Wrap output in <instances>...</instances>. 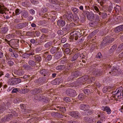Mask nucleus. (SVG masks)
<instances>
[{
	"instance_id": "obj_1",
	"label": "nucleus",
	"mask_w": 123,
	"mask_h": 123,
	"mask_svg": "<svg viewBox=\"0 0 123 123\" xmlns=\"http://www.w3.org/2000/svg\"><path fill=\"white\" fill-rule=\"evenodd\" d=\"M66 93L70 97H74L76 95L75 91L71 89H68L66 91Z\"/></svg>"
},
{
	"instance_id": "obj_2",
	"label": "nucleus",
	"mask_w": 123,
	"mask_h": 123,
	"mask_svg": "<svg viewBox=\"0 0 123 123\" xmlns=\"http://www.w3.org/2000/svg\"><path fill=\"white\" fill-rule=\"evenodd\" d=\"M89 80V77L88 76L86 75L78 79L77 81V82L79 83H82L85 81L88 82Z\"/></svg>"
},
{
	"instance_id": "obj_3",
	"label": "nucleus",
	"mask_w": 123,
	"mask_h": 123,
	"mask_svg": "<svg viewBox=\"0 0 123 123\" xmlns=\"http://www.w3.org/2000/svg\"><path fill=\"white\" fill-rule=\"evenodd\" d=\"M69 115L75 118H79L80 117V114L77 111H72L70 112Z\"/></svg>"
},
{
	"instance_id": "obj_4",
	"label": "nucleus",
	"mask_w": 123,
	"mask_h": 123,
	"mask_svg": "<svg viewBox=\"0 0 123 123\" xmlns=\"http://www.w3.org/2000/svg\"><path fill=\"white\" fill-rule=\"evenodd\" d=\"M87 17L88 19L90 21H92L94 18V13L92 12H88L86 13Z\"/></svg>"
},
{
	"instance_id": "obj_5",
	"label": "nucleus",
	"mask_w": 123,
	"mask_h": 123,
	"mask_svg": "<svg viewBox=\"0 0 123 123\" xmlns=\"http://www.w3.org/2000/svg\"><path fill=\"white\" fill-rule=\"evenodd\" d=\"M108 44V43H111L114 40V39L110 36H107L104 39Z\"/></svg>"
},
{
	"instance_id": "obj_6",
	"label": "nucleus",
	"mask_w": 123,
	"mask_h": 123,
	"mask_svg": "<svg viewBox=\"0 0 123 123\" xmlns=\"http://www.w3.org/2000/svg\"><path fill=\"white\" fill-rule=\"evenodd\" d=\"M80 108L84 111H88L90 107L88 105L85 104L81 105L80 107Z\"/></svg>"
},
{
	"instance_id": "obj_7",
	"label": "nucleus",
	"mask_w": 123,
	"mask_h": 123,
	"mask_svg": "<svg viewBox=\"0 0 123 123\" xmlns=\"http://www.w3.org/2000/svg\"><path fill=\"white\" fill-rule=\"evenodd\" d=\"M102 110L104 111H105L108 114H110L111 113V110L110 108L108 106H103L102 107Z\"/></svg>"
},
{
	"instance_id": "obj_8",
	"label": "nucleus",
	"mask_w": 123,
	"mask_h": 123,
	"mask_svg": "<svg viewBox=\"0 0 123 123\" xmlns=\"http://www.w3.org/2000/svg\"><path fill=\"white\" fill-rule=\"evenodd\" d=\"M81 73L80 72L76 71L72 73L71 76L73 78L77 77L79 76H81Z\"/></svg>"
},
{
	"instance_id": "obj_9",
	"label": "nucleus",
	"mask_w": 123,
	"mask_h": 123,
	"mask_svg": "<svg viewBox=\"0 0 123 123\" xmlns=\"http://www.w3.org/2000/svg\"><path fill=\"white\" fill-rule=\"evenodd\" d=\"M26 26V23L25 22L19 23L16 25V27L18 29H21L25 27Z\"/></svg>"
},
{
	"instance_id": "obj_10",
	"label": "nucleus",
	"mask_w": 123,
	"mask_h": 123,
	"mask_svg": "<svg viewBox=\"0 0 123 123\" xmlns=\"http://www.w3.org/2000/svg\"><path fill=\"white\" fill-rule=\"evenodd\" d=\"M8 82L11 85H16V78H12L9 79Z\"/></svg>"
},
{
	"instance_id": "obj_11",
	"label": "nucleus",
	"mask_w": 123,
	"mask_h": 123,
	"mask_svg": "<svg viewBox=\"0 0 123 123\" xmlns=\"http://www.w3.org/2000/svg\"><path fill=\"white\" fill-rule=\"evenodd\" d=\"M57 25L60 27H62L65 25V21L62 19L58 20L57 22Z\"/></svg>"
},
{
	"instance_id": "obj_12",
	"label": "nucleus",
	"mask_w": 123,
	"mask_h": 123,
	"mask_svg": "<svg viewBox=\"0 0 123 123\" xmlns=\"http://www.w3.org/2000/svg\"><path fill=\"white\" fill-rule=\"evenodd\" d=\"M18 113L16 111H12L8 115V116L10 118H11L12 117H17L18 116Z\"/></svg>"
},
{
	"instance_id": "obj_13",
	"label": "nucleus",
	"mask_w": 123,
	"mask_h": 123,
	"mask_svg": "<svg viewBox=\"0 0 123 123\" xmlns=\"http://www.w3.org/2000/svg\"><path fill=\"white\" fill-rule=\"evenodd\" d=\"M41 89H36L31 91L32 94H38L41 92Z\"/></svg>"
},
{
	"instance_id": "obj_14",
	"label": "nucleus",
	"mask_w": 123,
	"mask_h": 123,
	"mask_svg": "<svg viewBox=\"0 0 123 123\" xmlns=\"http://www.w3.org/2000/svg\"><path fill=\"white\" fill-rule=\"evenodd\" d=\"M84 120L86 122L91 123L93 121L92 118L91 117H86L84 118Z\"/></svg>"
},
{
	"instance_id": "obj_15",
	"label": "nucleus",
	"mask_w": 123,
	"mask_h": 123,
	"mask_svg": "<svg viewBox=\"0 0 123 123\" xmlns=\"http://www.w3.org/2000/svg\"><path fill=\"white\" fill-rule=\"evenodd\" d=\"M62 81L60 79H57L53 80L52 82V83L54 85H56V84H59Z\"/></svg>"
},
{
	"instance_id": "obj_16",
	"label": "nucleus",
	"mask_w": 123,
	"mask_h": 123,
	"mask_svg": "<svg viewBox=\"0 0 123 123\" xmlns=\"http://www.w3.org/2000/svg\"><path fill=\"white\" fill-rule=\"evenodd\" d=\"M29 91V90L27 89H19L18 92L20 93L25 94Z\"/></svg>"
},
{
	"instance_id": "obj_17",
	"label": "nucleus",
	"mask_w": 123,
	"mask_h": 123,
	"mask_svg": "<svg viewBox=\"0 0 123 123\" xmlns=\"http://www.w3.org/2000/svg\"><path fill=\"white\" fill-rule=\"evenodd\" d=\"M73 35L72 36L70 39L73 40L74 39L75 40H77L78 39V36L77 33L74 32H73Z\"/></svg>"
},
{
	"instance_id": "obj_18",
	"label": "nucleus",
	"mask_w": 123,
	"mask_h": 123,
	"mask_svg": "<svg viewBox=\"0 0 123 123\" xmlns=\"http://www.w3.org/2000/svg\"><path fill=\"white\" fill-rule=\"evenodd\" d=\"M5 105L3 104L0 106V113H3L4 111L6 110Z\"/></svg>"
},
{
	"instance_id": "obj_19",
	"label": "nucleus",
	"mask_w": 123,
	"mask_h": 123,
	"mask_svg": "<svg viewBox=\"0 0 123 123\" xmlns=\"http://www.w3.org/2000/svg\"><path fill=\"white\" fill-rule=\"evenodd\" d=\"M80 54L79 53H78L74 55L71 59V61H74L76 60L80 55Z\"/></svg>"
},
{
	"instance_id": "obj_20",
	"label": "nucleus",
	"mask_w": 123,
	"mask_h": 123,
	"mask_svg": "<svg viewBox=\"0 0 123 123\" xmlns=\"http://www.w3.org/2000/svg\"><path fill=\"white\" fill-rule=\"evenodd\" d=\"M6 8L4 7V6H1L0 5V13L3 14L5 13V11L6 10Z\"/></svg>"
},
{
	"instance_id": "obj_21",
	"label": "nucleus",
	"mask_w": 123,
	"mask_h": 123,
	"mask_svg": "<svg viewBox=\"0 0 123 123\" xmlns=\"http://www.w3.org/2000/svg\"><path fill=\"white\" fill-rule=\"evenodd\" d=\"M59 110L60 112L62 113V115L63 116V113L65 112L66 111L65 107L63 106L60 107L59 108Z\"/></svg>"
},
{
	"instance_id": "obj_22",
	"label": "nucleus",
	"mask_w": 123,
	"mask_h": 123,
	"mask_svg": "<svg viewBox=\"0 0 123 123\" xmlns=\"http://www.w3.org/2000/svg\"><path fill=\"white\" fill-rule=\"evenodd\" d=\"M40 73L42 76H45L47 74L48 72L45 69H43L41 70Z\"/></svg>"
},
{
	"instance_id": "obj_23",
	"label": "nucleus",
	"mask_w": 123,
	"mask_h": 123,
	"mask_svg": "<svg viewBox=\"0 0 123 123\" xmlns=\"http://www.w3.org/2000/svg\"><path fill=\"white\" fill-rule=\"evenodd\" d=\"M22 67L24 69L27 70H31L32 69L30 66L26 64L23 65L22 66Z\"/></svg>"
},
{
	"instance_id": "obj_24",
	"label": "nucleus",
	"mask_w": 123,
	"mask_h": 123,
	"mask_svg": "<svg viewBox=\"0 0 123 123\" xmlns=\"http://www.w3.org/2000/svg\"><path fill=\"white\" fill-rule=\"evenodd\" d=\"M115 95L113 98H115V100L117 101H118V99H120L121 98H122V96L121 93L120 95Z\"/></svg>"
},
{
	"instance_id": "obj_25",
	"label": "nucleus",
	"mask_w": 123,
	"mask_h": 123,
	"mask_svg": "<svg viewBox=\"0 0 123 123\" xmlns=\"http://www.w3.org/2000/svg\"><path fill=\"white\" fill-rule=\"evenodd\" d=\"M58 50L57 48L56 47H54L51 49L50 52L52 54H53L56 53Z\"/></svg>"
},
{
	"instance_id": "obj_26",
	"label": "nucleus",
	"mask_w": 123,
	"mask_h": 123,
	"mask_svg": "<svg viewBox=\"0 0 123 123\" xmlns=\"http://www.w3.org/2000/svg\"><path fill=\"white\" fill-rule=\"evenodd\" d=\"M97 69H95V71L94 72L93 74H95L96 76H100L101 75L102 73V72L101 71H99L98 72V71H97Z\"/></svg>"
},
{
	"instance_id": "obj_27",
	"label": "nucleus",
	"mask_w": 123,
	"mask_h": 123,
	"mask_svg": "<svg viewBox=\"0 0 123 123\" xmlns=\"http://www.w3.org/2000/svg\"><path fill=\"white\" fill-rule=\"evenodd\" d=\"M29 64L31 66L33 67L36 65L35 62L33 61L32 60H30L29 61Z\"/></svg>"
},
{
	"instance_id": "obj_28",
	"label": "nucleus",
	"mask_w": 123,
	"mask_h": 123,
	"mask_svg": "<svg viewBox=\"0 0 123 123\" xmlns=\"http://www.w3.org/2000/svg\"><path fill=\"white\" fill-rule=\"evenodd\" d=\"M49 1L50 3L54 4H59L58 1L57 0H49Z\"/></svg>"
},
{
	"instance_id": "obj_29",
	"label": "nucleus",
	"mask_w": 123,
	"mask_h": 123,
	"mask_svg": "<svg viewBox=\"0 0 123 123\" xmlns=\"http://www.w3.org/2000/svg\"><path fill=\"white\" fill-rule=\"evenodd\" d=\"M52 42H49L45 44L44 45L45 47L47 48H49L50 46L52 45Z\"/></svg>"
},
{
	"instance_id": "obj_30",
	"label": "nucleus",
	"mask_w": 123,
	"mask_h": 123,
	"mask_svg": "<svg viewBox=\"0 0 123 123\" xmlns=\"http://www.w3.org/2000/svg\"><path fill=\"white\" fill-rule=\"evenodd\" d=\"M41 60V58L40 56L36 57L35 58L36 62L37 63L40 62Z\"/></svg>"
},
{
	"instance_id": "obj_31",
	"label": "nucleus",
	"mask_w": 123,
	"mask_h": 123,
	"mask_svg": "<svg viewBox=\"0 0 123 123\" xmlns=\"http://www.w3.org/2000/svg\"><path fill=\"white\" fill-rule=\"evenodd\" d=\"M7 31V29L5 27L2 28L0 31V33H5Z\"/></svg>"
},
{
	"instance_id": "obj_32",
	"label": "nucleus",
	"mask_w": 123,
	"mask_h": 123,
	"mask_svg": "<svg viewBox=\"0 0 123 123\" xmlns=\"http://www.w3.org/2000/svg\"><path fill=\"white\" fill-rule=\"evenodd\" d=\"M17 73L18 75H21L24 74V72L22 70H19L17 71Z\"/></svg>"
},
{
	"instance_id": "obj_33",
	"label": "nucleus",
	"mask_w": 123,
	"mask_h": 123,
	"mask_svg": "<svg viewBox=\"0 0 123 123\" xmlns=\"http://www.w3.org/2000/svg\"><path fill=\"white\" fill-rule=\"evenodd\" d=\"M97 117L98 118L100 117L101 119L102 120L103 119H105V115L101 113H100V114H98L97 115Z\"/></svg>"
},
{
	"instance_id": "obj_34",
	"label": "nucleus",
	"mask_w": 123,
	"mask_h": 123,
	"mask_svg": "<svg viewBox=\"0 0 123 123\" xmlns=\"http://www.w3.org/2000/svg\"><path fill=\"white\" fill-rule=\"evenodd\" d=\"M72 64L69 63L66 66V69L67 70H68L70 69L72 67Z\"/></svg>"
},
{
	"instance_id": "obj_35",
	"label": "nucleus",
	"mask_w": 123,
	"mask_h": 123,
	"mask_svg": "<svg viewBox=\"0 0 123 123\" xmlns=\"http://www.w3.org/2000/svg\"><path fill=\"white\" fill-rule=\"evenodd\" d=\"M71 9L72 11L75 14H77L78 12V10L75 8L72 7L71 8Z\"/></svg>"
},
{
	"instance_id": "obj_36",
	"label": "nucleus",
	"mask_w": 123,
	"mask_h": 123,
	"mask_svg": "<svg viewBox=\"0 0 123 123\" xmlns=\"http://www.w3.org/2000/svg\"><path fill=\"white\" fill-rule=\"evenodd\" d=\"M108 44L105 41L104 39L102 41V43L101 44V48L104 47L106 45Z\"/></svg>"
},
{
	"instance_id": "obj_37",
	"label": "nucleus",
	"mask_w": 123,
	"mask_h": 123,
	"mask_svg": "<svg viewBox=\"0 0 123 123\" xmlns=\"http://www.w3.org/2000/svg\"><path fill=\"white\" fill-rule=\"evenodd\" d=\"M73 15L71 14H69L68 15L67 17V19L69 21L71 20L72 19Z\"/></svg>"
},
{
	"instance_id": "obj_38",
	"label": "nucleus",
	"mask_w": 123,
	"mask_h": 123,
	"mask_svg": "<svg viewBox=\"0 0 123 123\" xmlns=\"http://www.w3.org/2000/svg\"><path fill=\"white\" fill-rule=\"evenodd\" d=\"M78 98L80 100H82L84 98V96L83 94H79L78 97Z\"/></svg>"
},
{
	"instance_id": "obj_39",
	"label": "nucleus",
	"mask_w": 123,
	"mask_h": 123,
	"mask_svg": "<svg viewBox=\"0 0 123 123\" xmlns=\"http://www.w3.org/2000/svg\"><path fill=\"white\" fill-rule=\"evenodd\" d=\"M70 52V49L69 48L66 49L64 53L65 54H69Z\"/></svg>"
},
{
	"instance_id": "obj_40",
	"label": "nucleus",
	"mask_w": 123,
	"mask_h": 123,
	"mask_svg": "<svg viewBox=\"0 0 123 123\" xmlns=\"http://www.w3.org/2000/svg\"><path fill=\"white\" fill-rule=\"evenodd\" d=\"M122 90V88L121 87H119L118 89H117L116 90V92H117L116 93L114 94L117 95V94L118 93L121 92Z\"/></svg>"
},
{
	"instance_id": "obj_41",
	"label": "nucleus",
	"mask_w": 123,
	"mask_h": 123,
	"mask_svg": "<svg viewBox=\"0 0 123 123\" xmlns=\"http://www.w3.org/2000/svg\"><path fill=\"white\" fill-rule=\"evenodd\" d=\"M118 71V70L115 67H113L111 69V71L113 73H114V72L117 73V71Z\"/></svg>"
},
{
	"instance_id": "obj_42",
	"label": "nucleus",
	"mask_w": 123,
	"mask_h": 123,
	"mask_svg": "<svg viewBox=\"0 0 123 123\" xmlns=\"http://www.w3.org/2000/svg\"><path fill=\"white\" fill-rule=\"evenodd\" d=\"M63 99L64 101L67 102H70L71 101L70 98L67 97L64 98Z\"/></svg>"
},
{
	"instance_id": "obj_43",
	"label": "nucleus",
	"mask_w": 123,
	"mask_h": 123,
	"mask_svg": "<svg viewBox=\"0 0 123 123\" xmlns=\"http://www.w3.org/2000/svg\"><path fill=\"white\" fill-rule=\"evenodd\" d=\"M34 32H27L26 33V35L27 36H32V34Z\"/></svg>"
},
{
	"instance_id": "obj_44",
	"label": "nucleus",
	"mask_w": 123,
	"mask_h": 123,
	"mask_svg": "<svg viewBox=\"0 0 123 123\" xmlns=\"http://www.w3.org/2000/svg\"><path fill=\"white\" fill-rule=\"evenodd\" d=\"M16 84H17L20 83L21 81V80L19 78H16Z\"/></svg>"
},
{
	"instance_id": "obj_45",
	"label": "nucleus",
	"mask_w": 123,
	"mask_h": 123,
	"mask_svg": "<svg viewBox=\"0 0 123 123\" xmlns=\"http://www.w3.org/2000/svg\"><path fill=\"white\" fill-rule=\"evenodd\" d=\"M84 92L85 94H88L90 93V90L88 89H85Z\"/></svg>"
},
{
	"instance_id": "obj_46",
	"label": "nucleus",
	"mask_w": 123,
	"mask_h": 123,
	"mask_svg": "<svg viewBox=\"0 0 123 123\" xmlns=\"http://www.w3.org/2000/svg\"><path fill=\"white\" fill-rule=\"evenodd\" d=\"M52 56L51 55H49L47 56L46 58V59L48 61L50 60L51 59Z\"/></svg>"
},
{
	"instance_id": "obj_47",
	"label": "nucleus",
	"mask_w": 123,
	"mask_h": 123,
	"mask_svg": "<svg viewBox=\"0 0 123 123\" xmlns=\"http://www.w3.org/2000/svg\"><path fill=\"white\" fill-rule=\"evenodd\" d=\"M18 88H14L13 90L12 91V93H15L17 92H18Z\"/></svg>"
},
{
	"instance_id": "obj_48",
	"label": "nucleus",
	"mask_w": 123,
	"mask_h": 123,
	"mask_svg": "<svg viewBox=\"0 0 123 123\" xmlns=\"http://www.w3.org/2000/svg\"><path fill=\"white\" fill-rule=\"evenodd\" d=\"M102 16L103 18H105L107 16V14L105 12H104L103 13H102Z\"/></svg>"
},
{
	"instance_id": "obj_49",
	"label": "nucleus",
	"mask_w": 123,
	"mask_h": 123,
	"mask_svg": "<svg viewBox=\"0 0 123 123\" xmlns=\"http://www.w3.org/2000/svg\"><path fill=\"white\" fill-rule=\"evenodd\" d=\"M87 114L88 115H90L92 114L93 112V111H92L91 110H88V111H87Z\"/></svg>"
},
{
	"instance_id": "obj_50",
	"label": "nucleus",
	"mask_w": 123,
	"mask_h": 123,
	"mask_svg": "<svg viewBox=\"0 0 123 123\" xmlns=\"http://www.w3.org/2000/svg\"><path fill=\"white\" fill-rule=\"evenodd\" d=\"M108 89L107 87L104 88L103 89V92L104 93H106L108 91Z\"/></svg>"
},
{
	"instance_id": "obj_51",
	"label": "nucleus",
	"mask_w": 123,
	"mask_h": 123,
	"mask_svg": "<svg viewBox=\"0 0 123 123\" xmlns=\"http://www.w3.org/2000/svg\"><path fill=\"white\" fill-rule=\"evenodd\" d=\"M20 10L18 9H17L15 11V14L16 15H18L20 13Z\"/></svg>"
},
{
	"instance_id": "obj_52",
	"label": "nucleus",
	"mask_w": 123,
	"mask_h": 123,
	"mask_svg": "<svg viewBox=\"0 0 123 123\" xmlns=\"http://www.w3.org/2000/svg\"><path fill=\"white\" fill-rule=\"evenodd\" d=\"M95 80V78L94 77H92L90 79H89V80L88 83H90L92 82H93L94 80Z\"/></svg>"
},
{
	"instance_id": "obj_53",
	"label": "nucleus",
	"mask_w": 123,
	"mask_h": 123,
	"mask_svg": "<svg viewBox=\"0 0 123 123\" xmlns=\"http://www.w3.org/2000/svg\"><path fill=\"white\" fill-rule=\"evenodd\" d=\"M4 40V42L5 43H7L9 45L11 46L10 41L8 40L7 39H6Z\"/></svg>"
},
{
	"instance_id": "obj_54",
	"label": "nucleus",
	"mask_w": 123,
	"mask_h": 123,
	"mask_svg": "<svg viewBox=\"0 0 123 123\" xmlns=\"http://www.w3.org/2000/svg\"><path fill=\"white\" fill-rule=\"evenodd\" d=\"M94 8L97 13H98L99 12V9L96 6H95L94 7Z\"/></svg>"
},
{
	"instance_id": "obj_55",
	"label": "nucleus",
	"mask_w": 123,
	"mask_h": 123,
	"mask_svg": "<svg viewBox=\"0 0 123 123\" xmlns=\"http://www.w3.org/2000/svg\"><path fill=\"white\" fill-rule=\"evenodd\" d=\"M8 63L9 65V66H11L13 65L14 62L12 61H10L8 62Z\"/></svg>"
},
{
	"instance_id": "obj_56",
	"label": "nucleus",
	"mask_w": 123,
	"mask_h": 123,
	"mask_svg": "<svg viewBox=\"0 0 123 123\" xmlns=\"http://www.w3.org/2000/svg\"><path fill=\"white\" fill-rule=\"evenodd\" d=\"M101 56V54L100 53H99L96 56V57L97 58H100Z\"/></svg>"
},
{
	"instance_id": "obj_57",
	"label": "nucleus",
	"mask_w": 123,
	"mask_h": 123,
	"mask_svg": "<svg viewBox=\"0 0 123 123\" xmlns=\"http://www.w3.org/2000/svg\"><path fill=\"white\" fill-rule=\"evenodd\" d=\"M61 70H67L66 69V66L64 65H61Z\"/></svg>"
},
{
	"instance_id": "obj_58",
	"label": "nucleus",
	"mask_w": 123,
	"mask_h": 123,
	"mask_svg": "<svg viewBox=\"0 0 123 123\" xmlns=\"http://www.w3.org/2000/svg\"><path fill=\"white\" fill-rule=\"evenodd\" d=\"M115 31L116 32H119L120 31L119 29V27H116V28L115 29Z\"/></svg>"
},
{
	"instance_id": "obj_59",
	"label": "nucleus",
	"mask_w": 123,
	"mask_h": 123,
	"mask_svg": "<svg viewBox=\"0 0 123 123\" xmlns=\"http://www.w3.org/2000/svg\"><path fill=\"white\" fill-rule=\"evenodd\" d=\"M55 56H56L57 57V58L60 57L61 56V54H59V53H57L55 55Z\"/></svg>"
},
{
	"instance_id": "obj_60",
	"label": "nucleus",
	"mask_w": 123,
	"mask_h": 123,
	"mask_svg": "<svg viewBox=\"0 0 123 123\" xmlns=\"http://www.w3.org/2000/svg\"><path fill=\"white\" fill-rule=\"evenodd\" d=\"M42 49V48L41 47H39L37 48L36 50V51L37 52H39L40 51H41Z\"/></svg>"
},
{
	"instance_id": "obj_61",
	"label": "nucleus",
	"mask_w": 123,
	"mask_h": 123,
	"mask_svg": "<svg viewBox=\"0 0 123 123\" xmlns=\"http://www.w3.org/2000/svg\"><path fill=\"white\" fill-rule=\"evenodd\" d=\"M120 8V7L119 6H116V7H115L114 9H115V10L117 11H118Z\"/></svg>"
},
{
	"instance_id": "obj_62",
	"label": "nucleus",
	"mask_w": 123,
	"mask_h": 123,
	"mask_svg": "<svg viewBox=\"0 0 123 123\" xmlns=\"http://www.w3.org/2000/svg\"><path fill=\"white\" fill-rule=\"evenodd\" d=\"M69 44L68 43L65 44H64L63 45V47L65 48L69 47Z\"/></svg>"
},
{
	"instance_id": "obj_63",
	"label": "nucleus",
	"mask_w": 123,
	"mask_h": 123,
	"mask_svg": "<svg viewBox=\"0 0 123 123\" xmlns=\"http://www.w3.org/2000/svg\"><path fill=\"white\" fill-rule=\"evenodd\" d=\"M56 69L57 70H61V65L59 66L56 67Z\"/></svg>"
},
{
	"instance_id": "obj_64",
	"label": "nucleus",
	"mask_w": 123,
	"mask_h": 123,
	"mask_svg": "<svg viewBox=\"0 0 123 123\" xmlns=\"http://www.w3.org/2000/svg\"><path fill=\"white\" fill-rule=\"evenodd\" d=\"M119 48H120V49L122 50L123 49V43H121L119 46Z\"/></svg>"
}]
</instances>
